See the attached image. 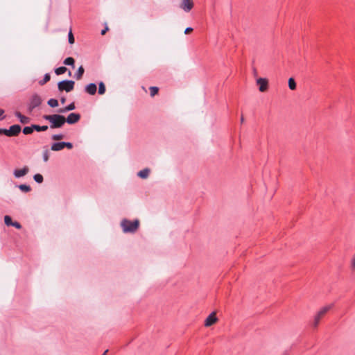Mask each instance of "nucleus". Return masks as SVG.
Segmentation results:
<instances>
[{"mask_svg":"<svg viewBox=\"0 0 355 355\" xmlns=\"http://www.w3.org/2000/svg\"><path fill=\"white\" fill-rule=\"evenodd\" d=\"M43 119L50 123L52 129L60 128L66 123L65 117L60 114L44 115Z\"/></svg>","mask_w":355,"mask_h":355,"instance_id":"f257e3e1","label":"nucleus"},{"mask_svg":"<svg viewBox=\"0 0 355 355\" xmlns=\"http://www.w3.org/2000/svg\"><path fill=\"white\" fill-rule=\"evenodd\" d=\"M121 227L123 233H135L139 227V220L138 219L130 220L123 218L121 221Z\"/></svg>","mask_w":355,"mask_h":355,"instance_id":"f03ea898","label":"nucleus"},{"mask_svg":"<svg viewBox=\"0 0 355 355\" xmlns=\"http://www.w3.org/2000/svg\"><path fill=\"white\" fill-rule=\"evenodd\" d=\"M74 81L69 80H62L58 83V87L60 91H65L67 92H69L73 89L74 87Z\"/></svg>","mask_w":355,"mask_h":355,"instance_id":"7ed1b4c3","label":"nucleus"},{"mask_svg":"<svg viewBox=\"0 0 355 355\" xmlns=\"http://www.w3.org/2000/svg\"><path fill=\"white\" fill-rule=\"evenodd\" d=\"M65 147L68 149H71L73 148V144L71 142L66 141L56 142L51 145V150L53 151H60Z\"/></svg>","mask_w":355,"mask_h":355,"instance_id":"20e7f679","label":"nucleus"},{"mask_svg":"<svg viewBox=\"0 0 355 355\" xmlns=\"http://www.w3.org/2000/svg\"><path fill=\"white\" fill-rule=\"evenodd\" d=\"M42 103V98L41 97L37 94H34L32 96L30 100V103L28 105V109L30 111H32L35 107L40 105Z\"/></svg>","mask_w":355,"mask_h":355,"instance_id":"39448f33","label":"nucleus"},{"mask_svg":"<svg viewBox=\"0 0 355 355\" xmlns=\"http://www.w3.org/2000/svg\"><path fill=\"white\" fill-rule=\"evenodd\" d=\"M257 84L259 85V90L261 92H264L268 89V81L265 78H259L257 79Z\"/></svg>","mask_w":355,"mask_h":355,"instance_id":"423d86ee","label":"nucleus"},{"mask_svg":"<svg viewBox=\"0 0 355 355\" xmlns=\"http://www.w3.org/2000/svg\"><path fill=\"white\" fill-rule=\"evenodd\" d=\"M180 7L184 12H189L193 7V0H182Z\"/></svg>","mask_w":355,"mask_h":355,"instance_id":"0eeeda50","label":"nucleus"},{"mask_svg":"<svg viewBox=\"0 0 355 355\" xmlns=\"http://www.w3.org/2000/svg\"><path fill=\"white\" fill-rule=\"evenodd\" d=\"M29 172V168L27 166H24L20 169H15L13 175L15 178H20L25 176Z\"/></svg>","mask_w":355,"mask_h":355,"instance_id":"6e6552de","label":"nucleus"},{"mask_svg":"<svg viewBox=\"0 0 355 355\" xmlns=\"http://www.w3.org/2000/svg\"><path fill=\"white\" fill-rule=\"evenodd\" d=\"M80 119V115L78 113H71L65 118L66 122L69 124H73L77 123Z\"/></svg>","mask_w":355,"mask_h":355,"instance_id":"1a4fd4ad","label":"nucleus"},{"mask_svg":"<svg viewBox=\"0 0 355 355\" xmlns=\"http://www.w3.org/2000/svg\"><path fill=\"white\" fill-rule=\"evenodd\" d=\"M218 318L216 316V313L214 312L211 313L208 317L205 320V327H210L212 324H214Z\"/></svg>","mask_w":355,"mask_h":355,"instance_id":"9d476101","label":"nucleus"},{"mask_svg":"<svg viewBox=\"0 0 355 355\" xmlns=\"http://www.w3.org/2000/svg\"><path fill=\"white\" fill-rule=\"evenodd\" d=\"M21 126L19 125H13L8 129V137H15L21 132Z\"/></svg>","mask_w":355,"mask_h":355,"instance_id":"9b49d317","label":"nucleus"},{"mask_svg":"<svg viewBox=\"0 0 355 355\" xmlns=\"http://www.w3.org/2000/svg\"><path fill=\"white\" fill-rule=\"evenodd\" d=\"M150 172V169L148 168H146L139 171L137 173V176L141 179H146L148 177Z\"/></svg>","mask_w":355,"mask_h":355,"instance_id":"f8f14e48","label":"nucleus"},{"mask_svg":"<svg viewBox=\"0 0 355 355\" xmlns=\"http://www.w3.org/2000/svg\"><path fill=\"white\" fill-rule=\"evenodd\" d=\"M15 116L19 119V121L23 124H26L30 121L28 117L22 115L19 112H16Z\"/></svg>","mask_w":355,"mask_h":355,"instance_id":"ddd939ff","label":"nucleus"},{"mask_svg":"<svg viewBox=\"0 0 355 355\" xmlns=\"http://www.w3.org/2000/svg\"><path fill=\"white\" fill-rule=\"evenodd\" d=\"M332 306L333 304L322 307L317 313V315L322 318L329 310L332 308Z\"/></svg>","mask_w":355,"mask_h":355,"instance_id":"4468645a","label":"nucleus"},{"mask_svg":"<svg viewBox=\"0 0 355 355\" xmlns=\"http://www.w3.org/2000/svg\"><path fill=\"white\" fill-rule=\"evenodd\" d=\"M74 109H75V105H74L73 103H71V104H69L67 107H65L64 108H62V109H60L58 110V112L64 113V112H68V111L73 110Z\"/></svg>","mask_w":355,"mask_h":355,"instance_id":"2eb2a0df","label":"nucleus"},{"mask_svg":"<svg viewBox=\"0 0 355 355\" xmlns=\"http://www.w3.org/2000/svg\"><path fill=\"white\" fill-rule=\"evenodd\" d=\"M105 90H106V89H105V84L103 83V82L101 81L98 83V94H100V95L104 94L105 92Z\"/></svg>","mask_w":355,"mask_h":355,"instance_id":"dca6fc26","label":"nucleus"},{"mask_svg":"<svg viewBox=\"0 0 355 355\" xmlns=\"http://www.w3.org/2000/svg\"><path fill=\"white\" fill-rule=\"evenodd\" d=\"M74 59L71 57H68L67 58L63 63L65 64V65H69V66H72L73 68H74Z\"/></svg>","mask_w":355,"mask_h":355,"instance_id":"f3484780","label":"nucleus"},{"mask_svg":"<svg viewBox=\"0 0 355 355\" xmlns=\"http://www.w3.org/2000/svg\"><path fill=\"white\" fill-rule=\"evenodd\" d=\"M288 87L291 90H295L296 89L295 80L292 77L288 79Z\"/></svg>","mask_w":355,"mask_h":355,"instance_id":"a211bd4d","label":"nucleus"},{"mask_svg":"<svg viewBox=\"0 0 355 355\" xmlns=\"http://www.w3.org/2000/svg\"><path fill=\"white\" fill-rule=\"evenodd\" d=\"M83 73H84V68L82 66H80L78 69V71H76V73H75V78L78 80L82 77Z\"/></svg>","mask_w":355,"mask_h":355,"instance_id":"6ab92c4d","label":"nucleus"},{"mask_svg":"<svg viewBox=\"0 0 355 355\" xmlns=\"http://www.w3.org/2000/svg\"><path fill=\"white\" fill-rule=\"evenodd\" d=\"M42 158L44 162H47L49 159V150L48 148H45L42 153Z\"/></svg>","mask_w":355,"mask_h":355,"instance_id":"aec40b11","label":"nucleus"},{"mask_svg":"<svg viewBox=\"0 0 355 355\" xmlns=\"http://www.w3.org/2000/svg\"><path fill=\"white\" fill-rule=\"evenodd\" d=\"M33 130H35L33 128V125H32L31 126H26L24 128L23 133L24 135H29L31 134L33 132Z\"/></svg>","mask_w":355,"mask_h":355,"instance_id":"412c9836","label":"nucleus"},{"mask_svg":"<svg viewBox=\"0 0 355 355\" xmlns=\"http://www.w3.org/2000/svg\"><path fill=\"white\" fill-rule=\"evenodd\" d=\"M47 104L51 107H55L58 105V101L55 98H51L48 101Z\"/></svg>","mask_w":355,"mask_h":355,"instance_id":"4be33fe9","label":"nucleus"},{"mask_svg":"<svg viewBox=\"0 0 355 355\" xmlns=\"http://www.w3.org/2000/svg\"><path fill=\"white\" fill-rule=\"evenodd\" d=\"M33 128L35 130H36L37 132L46 131L48 129V126L47 125L40 126L39 125H33Z\"/></svg>","mask_w":355,"mask_h":355,"instance_id":"5701e85b","label":"nucleus"},{"mask_svg":"<svg viewBox=\"0 0 355 355\" xmlns=\"http://www.w3.org/2000/svg\"><path fill=\"white\" fill-rule=\"evenodd\" d=\"M33 179L36 182L39 184L42 183L44 180L43 176L40 173L34 175Z\"/></svg>","mask_w":355,"mask_h":355,"instance_id":"b1692460","label":"nucleus"},{"mask_svg":"<svg viewBox=\"0 0 355 355\" xmlns=\"http://www.w3.org/2000/svg\"><path fill=\"white\" fill-rule=\"evenodd\" d=\"M67 68L65 67H60L55 70V73L57 75H61L67 71Z\"/></svg>","mask_w":355,"mask_h":355,"instance_id":"393cba45","label":"nucleus"},{"mask_svg":"<svg viewBox=\"0 0 355 355\" xmlns=\"http://www.w3.org/2000/svg\"><path fill=\"white\" fill-rule=\"evenodd\" d=\"M19 189L21 191L25 192V193L29 192L31 190V187L28 185H26V184H20L19 186Z\"/></svg>","mask_w":355,"mask_h":355,"instance_id":"a878e982","label":"nucleus"},{"mask_svg":"<svg viewBox=\"0 0 355 355\" xmlns=\"http://www.w3.org/2000/svg\"><path fill=\"white\" fill-rule=\"evenodd\" d=\"M150 94L151 96H154L156 95L159 92V88L156 86H151L149 88Z\"/></svg>","mask_w":355,"mask_h":355,"instance_id":"bb28decb","label":"nucleus"},{"mask_svg":"<svg viewBox=\"0 0 355 355\" xmlns=\"http://www.w3.org/2000/svg\"><path fill=\"white\" fill-rule=\"evenodd\" d=\"M51 78V76H50V74L49 73H46L44 76V78L42 80H40L39 82L40 85H44L45 83H46L48 81H49Z\"/></svg>","mask_w":355,"mask_h":355,"instance_id":"cd10ccee","label":"nucleus"},{"mask_svg":"<svg viewBox=\"0 0 355 355\" xmlns=\"http://www.w3.org/2000/svg\"><path fill=\"white\" fill-rule=\"evenodd\" d=\"M97 87L95 83H90V95H94L96 93Z\"/></svg>","mask_w":355,"mask_h":355,"instance_id":"c85d7f7f","label":"nucleus"},{"mask_svg":"<svg viewBox=\"0 0 355 355\" xmlns=\"http://www.w3.org/2000/svg\"><path fill=\"white\" fill-rule=\"evenodd\" d=\"M4 223L7 226H11L12 224V218L9 216H4Z\"/></svg>","mask_w":355,"mask_h":355,"instance_id":"c756f323","label":"nucleus"},{"mask_svg":"<svg viewBox=\"0 0 355 355\" xmlns=\"http://www.w3.org/2000/svg\"><path fill=\"white\" fill-rule=\"evenodd\" d=\"M64 138V135L62 134H56L53 135L51 139L53 140H61Z\"/></svg>","mask_w":355,"mask_h":355,"instance_id":"7c9ffc66","label":"nucleus"},{"mask_svg":"<svg viewBox=\"0 0 355 355\" xmlns=\"http://www.w3.org/2000/svg\"><path fill=\"white\" fill-rule=\"evenodd\" d=\"M68 40H69V44H72L74 43V37H73V33L71 30L68 34Z\"/></svg>","mask_w":355,"mask_h":355,"instance_id":"2f4dec72","label":"nucleus"},{"mask_svg":"<svg viewBox=\"0 0 355 355\" xmlns=\"http://www.w3.org/2000/svg\"><path fill=\"white\" fill-rule=\"evenodd\" d=\"M320 317H319L318 315H315V318H314V321H313V327H317L318 324H319V322H320Z\"/></svg>","mask_w":355,"mask_h":355,"instance_id":"473e14b6","label":"nucleus"},{"mask_svg":"<svg viewBox=\"0 0 355 355\" xmlns=\"http://www.w3.org/2000/svg\"><path fill=\"white\" fill-rule=\"evenodd\" d=\"M0 135H5L8 137V129L0 128Z\"/></svg>","mask_w":355,"mask_h":355,"instance_id":"72a5a7b5","label":"nucleus"},{"mask_svg":"<svg viewBox=\"0 0 355 355\" xmlns=\"http://www.w3.org/2000/svg\"><path fill=\"white\" fill-rule=\"evenodd\" d=\"M11 226L15 227L17 229H21V225H20V223H18V222H16V221L15 222H12V224Z\"/></svg>","mask_w":355,"mask_h":355,"instance_id":"f704fd0d","label":"nucleus"},{"mask_svg":"<svg viewBox=\"0 0 355 355\" xmlns=\"http://www.w3.org/2000/svg\"><path fill=\"white\" fill-rule=\"evenodd\" d=\"M108 30H109L108 26H107V24H105V26L101 31V34L103 35H105Z\"/></svg>","mask_w":355,"mask_h":355,"instance_id":"c9c22d12","label":"nucleus"},{"mask_svg":"<svg viewBox=\"0 0 355 355\" xmlns=\"http://www.w3.org/2000/svg\"><path fill=\"white\" fill-rule=\"evenodd\" d=\"M193 31V28L191 27H187L185 30H184V33L185 34H188L190 32H191Z\"/></svg>","mask_w":355,"mask_h":355,"instance_id":"e433bc0d","label":"nucleus"},{"mask_svg":"<svg viewBox=\"0 0 355 355\" xmlns=\"http://www.w3.org/2000/svg\"><path fill=\"white\" fill-rule=\"evenodd\" d=\"M89 85H85V92L89 93Z\"/></svg>","mask_w":355,"mask_h":355,"instance_id":"4c0bfd02","label":"nucleus"},{"mask_svg":"<svg viewBox=\"0 0 355 355\" xmlns=\"http://www.w3.org/2000/svg\"><path fill=\"white\" fill-rule=\"evenodd\" d=\"M65 101H66V98H64V97L61 98L60 102H61L62 104H64L65 103Z\"/></svg>","mask_w":355,"mask_h":355,"instance_id":"58836bf2","label":"nucleus"},{"mask_svg":"<svg viewBox=\"0 0 355 355\" xmlns=\"http://www.w3.org/2000/svg\"><path fill=\"white\" fill-rule=\"evenodd\" d=\"M352 268H355V258L352 261Z\"/></svg>","mask_w":355,"mask_h":355,"instance_id":"ea45409f","label":"nucleus"},{"mask_svg":"<svg viewBox=\"0 0 355 355\" xmlns=\"http://www.w3.org/2000/svg\"><path fill=\"white\" fill-rule=\"evenodd\" d=\"M4 113V111L1 109H0V117L3 115V114Z\"/></svg>","mask_w":355,"mask_h":355,"instance_id":"a19ab883","label":"nucleus"},{"mask_svg":"<svg viewBox=\"0 0 355 355\" xmlns=\"http://www.w3.org/2000/svg\"><path fill=\"white\" fill-rule=\"evenodd\" d=\"M283 355H289V353L288 351H285L283 354Z\"/></svg>","mask_w":355,"mask_h":355,"instance_id":"79ce46f5","label":"nucleus"},{"mask_svg":"<svg viewBox=\"0 0 355 355\" xmlns=\"http://www.w3.org/2000/svg\"><path fill=\"white\" fill-rule=\"evenodd\" d=\"M108 352V349L105 350L104 353L102 355H106L107 352Z\"/></svg>","mask_w":355,"mask_h":355,"instance_id":"37998d69","label":"nucleus"},{"mask_svg":"<svg viewBox=\"0 0 355 355\" xmlns=\"http://www.w3.org/2000/svg\"><path fill=\"white\" fill-rule=\"evenodd\" d=\"M243 121H244V119H243V116H241V123H243Z\"/></svg>","mask_w":355,"mask_h":355,"instance_id":"c03bdc74","label":"nucleus"}]
</instances>
